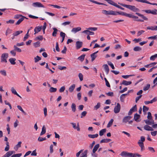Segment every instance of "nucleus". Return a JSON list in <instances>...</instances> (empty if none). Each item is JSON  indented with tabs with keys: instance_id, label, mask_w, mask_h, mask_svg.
Instances as JSON below:
<instances>
[{
	"instance_id": "52",
	"label": "nucleus",
	"mask_w": 157,
	"mask_h": 157,
	"mask_svg": "<svg viewBox=\"0 0 157 157\" xmlns=\"http://www.w3.org/2000/svg\"><path fill=\"white\" fill-rule=\"evenodd\" d=\"M21 143H22L21 141H19L18 143V144L16 146V147L17 148V150H17L18 148L21 147Z\"/></svg>"
},
{
	"instance_id": "57",
	"label": "nucleus",
	"mask_w": 157,
	"mask_h": 157,
	"mask_svg": "<svg viewBox=\"0 0 157 157\" xmlns=\"http://www.w3.org/2000/svg\"><path fill=\"white\" fill-rule=\"evenodd\" d=\"M106 95L109 96L113 97L114 95L113 93V92H109L106 93Z\"/></svg>"
},
{
	"instance_id": "20",
	"label": "nucleus",
	"mask_w": 157,
	"mask_h": 157,
	"mask_svg": "<svg viewBox=\"0 0 157 157\" xmlns=\"http://www.w3.org/2000/svg\"><path fill=\"white\" fill-rule=\"evenodd\" d=\"M99 146L100 145L99 144H97L94 146L92 151L93 153H95L96 151L97 150L99 147Z\"/></svg>"
},
{
	"instance_id": "8",
	"label": "nucleus",
	"mask_w": 157,
	"mask_h": 157,
	"mask_svg": "<svg viewBox=\"0 0 157 157\" xmlns=\"http://www.w3.org/2000/svg\"><path fill=\"white\" fill-rule=\"evenodd\" d=\"M82 42L81 41H77L76 42V47L77 49L80 48L82 46Z\"/></svg>"
},
{
	"instance_id": "59",
	"label": "nucleus",
	"mask_w": 157,
	"mask_h": 157,
	"mask_svg": "<svg viewBox=\"0 0 157 157\" xmlns=\"http://www.w3.org/2000/svg\"><path fill=\"white\" fill-rule=\"evenodd\" d=\"M151 104L157 101V97H155L153 99L151 100Z\"/></svg>"
},
{
	"instance_id": "4",
	"label": "nucleus",
	"mask_w": 157,
	"mask_h": 157,
	"mask_svg": "<svg viewBox=\"0 0 157 157\" xmlns=\"http://www.w3.org/2000/svg\"><path fill=\"white\" fill-rule=\"evenodd\" d=\"M8 57V54L7 53H4L1 56V62L7 63V59Z\"/></svg>"
},
{
	"instance_id": "49",
	"label": "nucleus",
	"mask_w": 157,
	"mask_h": 157,
	"mask_svg": "<svg viewBox=\"0 0 157 157\" xmlns=\"http://www.w3.org/2000/svg\"><path fill=\"white\" fill-rule=\"evenodd\" d=\"M149 108L145 106H143V112H144L148 110Z\"/></svg>"
},
{
	"instance_id": "27",
	"label": "nucleus",
	"mask_w": 157,
	"mask_h": 157,
	"mask_svg": "<svg viewBox=\"0 0 157 157\" xmlns=\"http://www.w3.org/2000/svg\"><path fill=\"white\" fill-rule=\"evenodd\" d=\"M53 29L54 30V31L52 33V35L53 36H56V34L58 30L56 28H53Z\"/></svg>"
},
{
	"instance_id": "24",
	"label": "nucleus",
	"mask_w": 157,
	"mask_h": 157,
	"mask_svg": "<svg viewBox=\"0 0 157 157\" xmlns=\"http://www.w3.org/2000/svg\"><path fill=\"white\" fill-rule=\"evenodd\" d=\"M16 60L15 58H12L9 59V61L11 64L14 65L16 64V62L15 61Z\"/></svg>"
},
{
	"instance_id": "23",
	"label": "nucleus",
	"mask_w": 157,
	"mask_h": 157,
	"mask_svg": "<svg viewBox=\"0 0 157 157\" xmlns=\"http://www.w3.org/2000/svg\"><path fill=\"white\" fill-rule=\"evenodd\" d=\"M72 111L73 112H75L76 110V105L75 103H72L71 106Z\"/></svg>"
},
{
	"instance_id": "43",
	"label": "nucleus",
	"mask_w": 157,
	"mask_h": 157,
	"mask_svg": "<svg viewBox=\"0 0 157 157\" xmlns=\"http://www.w3.org/2000/svg\"><path fill=\"white\" fill-rule=\"evenodd\" d=\"M57 91V88L53 87H50V92H55Z\"/></svg>"
},
{
	"instance_id": "44",
	"label": "nucleus",
	"mask_w": 157,
	"mask_h": 157,
	"mask_svg": "<svg viewBox=\"0 0 157 157\" xmlns=\"http://www.w3.org/2000/svg\"><path fill=\"white\" fill-rule=\"evenodd\" d=\"M13 47L15 51H17V52H21V49L17 47L15 45H14Z\"/></svg>"
},
{
	"instance_id": "33",
	"label": "nucleus",
	"mask_w": 157,
	"mask_h": 157,
	"mask_svg": "<svg viewBox=\"0 0 157 157\" xmlns=\"http://www.w3.org/2000/svg\"><path fill=\"white\" fill-rule=\"evenodd\" d=\"M107 2L109 4L116 7L117 4L112 0H108Z\"/></svg>"
},
{
	"instance_id": "9",
	"label": "nucleus",
	"mask_w": 157,
	"mask_h": 157,
	"mask_svg": "<svg viewBox=\"0 0 157 157\" xmlns=\"http://www.w3.org/2000/svg\"><path fill=\"white\" fill-rule=\"evenodd\" d=\"M131 117H132L130 116H127L124 117L123 119V122L126 123L128 122Z\"/></svg>"
},
{
	"instance_id": "40",
	"label": "nucleus",
	"mask_w": 157,
	"mask_h": 157,
	"mask_svg": "<svg viewBox=\"0 0 157 157\" xmlns=\"http://www.w3.org/2000/svg\"><path fill=\"white\" fill-rule=\"evenodd\" d=\"M46 139H47V138L45 137L43 138V137L39 136L38 139V140L39 142H42L44 140H46Z\"/></svg>"
},
{
	"instance_id": "48",
	"label": "nucleus",
	"mask_w": 157,
	"mask_h": 157,
	"mask_svg": "<svg viewBox=\"0 0 157 157\" xmlns=\"http://www.w3.org/2000/svg\"><path fill=\"white\" fill-rule=\"evenodd\" d=\"M22 155L21 153H18L15 154H13L10 157H20Z\"/></svg>"
},
{
	"instance_id": "25",
	"label": "nucleus",
	"mask_w": 157,
	"mask_h": 157,
	"mask_svg": "<svg viewBox=\"0 0 157 157\" xmlns=\"http://www.w3.org/2000/svg\"><path fill=\"white\" fill-rule=\"evenodd\" d=\"M112 140L110 139H103L101 140L100 141V143H108L110 141H111Z\"/></svg>"
},
{
	"instance_id": "2",
	"label": "nucleus",
	"mask_w": 157,
	"mask_h": 157,
	"mask_svg": "<svg viewBox=\"0 0 157 157\" xmlns=\"http://www.w3.org/2000/svg\"><path fill=\"white\" fill-rule=\"evenodd\" d=\"M147 118L148 119H147L144 120L146 124L150 125L154 124V121L152 119V117L151 112H148V113Z\"/></svg>"
},
{
	"instance_id": "50",
	"label": "nucleus",
	"mask_w": 157,
	"mask_h": 157,
	"mask_svg": "<svg viewBox=\"0 0 157 157\" xmlns=\"http://www.w3.org/2000/svg\"><path fill=\"white\" fill-rule=\"evenodd\" d=\"M51 6H53L55 8H57L58 9H60L61 8H65V7H60V6H58L56 5H50Z\"/></svg>"
},
{
	"instance_id": "3",
	"label": "nucleus",
	"mask_w": 157,
	"mask_h": 157,
	"mask_svg": "<svg viewBox=\"0 0 157 157\" xmlns=\"http://www.w3.org/2000/svg\"><path fill=\"white\" fill-rule=\"evenodd\" d=\"M120 155L124 157H132L133 154L126 151H123L121 153Z\"/></svg>"
},
{
	"instance_id": "18",
	"label": "nucleus",
	"mask_w": 157,
	"mask_h": 157,
	"mask_svg": "<svg viewBox=\"0 0 157 157\" xmlns=\"http://www.w3.org/2000/svg\"><path fill=\"white\" fill-rule=\"evenodd\" d=\"M103 67H104L105 70L107 74H108L109 71V68L108 65L106 64H104Z\"/></svg>"
},
{
	"instance_id": "28",
	"label": "nucleus",
	"mask_w": 157,
	"mask_h": 157,
	"mask_svg": "<svg viewBox=\"0 0 157 157\" xmlns=\"http://www.w3.org/2000/svg\"><path fill=\"white\" fill-rule=\"evenodd\" d=\"M157 63H156V62H153L152 63H150V64L146 65L144 66V67L147 68L148 67H151L152 66H155Z\"/></svg>"
},
{
	"instance_id": "1",
	"label": "nucleus",
	"mask_w": 157,
	"mask_h": 157,
	"mask_svg": "<svg viewBox=\"0 0 157 157\" xmlns=\"http://www.w3.org/2000/svg\"><path fill=\"white\" fill-rule=\"evenodd\" d=\"M118 4L120 5L126 7L133 12H136V11H139V10L136 8L135 6H131L130 5H127L126 4H124L122 3H119V2Z\"/></svg>"
},
{
	"instance_id": "17",
	"label": "nucleus",
	"mask_w": 157,
	"mask_h": 157,
	"mask_svg": "<svg viewBox=\"0 0 157 157\" xmlns=\"http://www.w3.org/2000/svg\"><path fill=\"white\" fill-rule=\"evenodd\" d=\"M138 144H139V146L141 148V151H142L143 150H144V147L143 142H138Z\"/></svg>"
},
{
	"instance_id": "46",
	"label": "nucleus",
	"mask_w": 157,
	"mask_h": 157,
	"mask_svg": "<svg viewBox=\"0 0 157 157\" xmlns=\"http://www.w3.org/2000/svg\"><path fill=\"white\" fill-rule=\"evenodd\" d=\"M0 73L3 75L6 76V71L4 70H2L0 71Z\"/></svg>"
},
{
	"instance_id": "32",
	"label": "nucleus",
	"mask_w": 157,
	"mask_h": 157,
	"mask_svg": "<svg viewBox=\"0 0 157 157\" xmlns=\"http://www.w3.org/2000/svg\"><path fill=\"white\" fill-rule=\"evenodd\" d=\"M88 136L90 138H94L98 137V134H96L94 135L89 134Z\"/></svg>"
},
{
	"instance_id": "6",
	"label": "nucleus",
	"mask_w": 157,
	"mask_h": 157,
	"mask_svg": "<svg viewBox=\"0 0 157 157\" xmlns=\"http://www.w3.org/2000/svg\"><path fill=\"white\" fill-rule=\"evenodd\" d=\"M121 109V105L119 103H117V105L115 106L114 109V112L115 113L119 112Z\"/></svg>"
},
{
	"instance_id": "12",
	"label": "nucleus",
	"mask_w": 157,
	"mask_h": 157,
	"mask_svg": "<svg viewBox=\"0 0 157 157\" xmlns=\"http://www.w3.org/2000/svg\"><path fill=\"white\" fill-rule=\"evenodd\" d=\"M98 52V51H97L95 52L90 55V56L91 58V61H93L97 57V56L96 55V54Z\"/></svg>"
},
{
	"instance_id": "34",
	"label": "nucleus",
	"mask_w": 157,
	"mask_h": 157,
	"mask_svg": "<svg viewBox=\"0 0 157 157\" xmlns=\"http://www.w3.org/2000/svg\"><path fill=\"white\" fill-rule=\"evenodd\" d=\"M106 131V129L105 128L101 130L99 132V135L100 136H101L103 135L104 133Z\"/></svg>"
},
{
	"instance_id": "64",
	"label": "nucleus",
	"mask_w": 157,
	"mask_h": 157,
	"mask_svg": "<svg viewBox=\"0 0 157 157\" xmlns=\"http://www.w3.org/2000/svg\"><path fill=\"white\" fill-rule=\"evenodd\" d=\"M87 113V112L86 111L82 112L81 113V118H82L83 117H85Z\"/></svg>"
},
{
	"instance_id": "5",
	"label": "nucleus",
	"mask_w": 157,
	"mask_h": 157,
	"mask_svg": "<svg viewBox=\"0 0 157 157\" xmlns=\"http://www.w3.org/2000/svg\"><path fill=\"white\" fill-rule=\"evenodd\" d=\"M136 14L137 15L141 17L143 19V20H141V19H137V20H136V21H138L143 22L144 20L145 21H147L148 20V18L147 17L144 16L143 14H142L140 13H136Z\"/></svg>"
},
{
	"instance_id": "60",
	"label": "nucleus",
	"mask_w": 157,
	"mask_h": 157,
	"mask_svg": "<svg viewBox=\"0 0 157 157\" xmlns=\"http://www.w3.org/2000/svg\"><path fill=\"white\" fill-rule=\"evenodd\" d=\"M145 138L144 136H141L140 137V139L139 140L138 142H141L143 143L145 141Z\"/></svg>"
},
{
	"instance_id": "21",
	"label": "nucleus",
	"mask_w": 157,
	"mask_h": 157,
	"mask_svg": "<svg viewBox=\"0 0 157 157\" xmlns=\"http://www.w3.org/2000/svg\"><path fill=\"white\" fill-rule=\"evenodd\" d=\"M132 84V82L131 81H127L125 80H123L122 81V82L121 83V84H123L124 85H130Z\"/></svg>"
},
{
	"instance_id": "41",
	"label": "nucleus",
	"mask_w": 157,
	"mask_h": 157,
	"mask_svg": "<svg viewBox=\"0 0 157 157\" xmlns=\"http://www.w3.org/2000/svg\"><path fill=\"white\" fill-rule=\"evenodd\" d=\"M116 12V14L117 15V14H120L122 16H126V13L123 12Z\"/></svg>"
},
{
	"instance_id": "35",
	"label": "nucleus",
	"mask_w": 157,
	"mask_h": 157,
	"mask_svg": "<svg viewBox=\"0 0 157 157\" xmlns=\"http://www.w3.org/2000/svg\"><path fill=\"white\" fill-rule=\"evenodd\" d=\"M141 50V48L139 46L135 47L133 48V50L135 52L140 51Z\"/></svg>"
},
{
	"instance_id": "42",
	"label": "nucleus",
	"mask_w": 157,
	"mask_h": 157,
	"mask_svg": "<svg viewBox=\"0 0 157 157\" xmlns=\"http://www.w3.org/2000/svg\"><path fill=\"white\" fill-rule=\"evenodd\" d=\"M150 85L149 84H148L146 86H144L143 88V90L144 91H146L148 90V89L150 88Z\"/></svg>"
},
{
	"instance_id": "29",
	"label": "nucleus",
	"mask_w": 157,
	"mask_h": 157,
	"mask_svg": "<svg viewBox=\"0 0 157 157\" xmlns=\"http://www.w3.org/2000/svg\"><path fill=\"white\" fill-rule=\"evenodd\" d=\"M86 55L85 54H82L81 56L79 57L78 58V59L80 60L81 62H82L84 59Z\"/></svg>"
},
{
	"instance_id": "58",
	"label": "nucleus",
	"mask_w": 157,
	"mask_h": 157,
	"mask_svg": "<svg viewBox=\"0 0 157 157\" xmlns=\"http://www.w3.org/2000/svg\"><path fill=\"white\" fill-rule=\"evenodd\" d=\"M43 37L42 36H39L36 37V39H35V40H43Z\"/></svg>"
},
{
	"instance_id": "38",
	"label": "nucleus",
	"mask_w": 157,
	"mask_h": 157,
	"mask_svg": "<svg viewBox=\"0 0 157 157\" xmlns=\"http://www.w3.org/2000/svg\"><path fill=\"white\" fill-rule=\"evenodd\" d=\"M17 108L20 110L25 115H26L27 114L24 111V110L23 109L21 106L20 105H17Z\"/></svg>"
},
{
	"instance_id": "37",
	"label": "nucleus",
	"mask_w": 157,
	"mask_h": 157,
	"mask_svg": "<svg viewBox=\"0 0 157 157\" xmlns=\"http://www.w3.org/2000/svg\"><path fill=\"white\" fill-rule=\"evenodd\" d=\"M157 58V54H156L154 55L151 56L150 57V60H154Z\"/></svg>"
},
{
	"instance_id": "62",
	"label": "nucleus",
	"mask_w": 157,
	"mask_h": 157,
	"mask_svg": "<svg viewBox=\"0 0 157 157\" xmlns=\"http://www.w3.org/2000/svg\"><path fill=\"white\" fill-rule=\"evenodd\" d=\"M66 67L65 66L62 67L60 65L58 66V69L60 70H62L64 69H66Z\"/></svg>"
},
{
	"instance_id": "7",
	"label": "nucleus",
	"mask_w": 157,
	"mask_h": 157,
	"mask_svg": "<svg viewBox=\"0 0 157 157\" xmlns=\"http://www.w3.org/2000/svg\"><path fill=\"white\" fill-rule=\"evenodd\" d=\"M137 110V106L136 105H134L129 110L128 113V115H131L133 112Z\"/></svg>"
},
{
	"instance_id": "55",
	"label": "nucleus",
	"mask_w": 157,
	"mask_h": 157,
	"mask_svg": "<svg viewBox=\"0 0 157 157\" xmlns=\"http://www.w3.org/2000/svg\"><path fill=\"white\" fill-rule=\"evenodd\" d=\"M144 32V30H140L137 33V36H139Z\"/></svg>"
},
{
	"instance_id": "47",
	"label": "nucleus",
	"mask_w": 157,
	"mask_h": 157,
	"mask_svg": "<svg viewBox=\"0 0 157 157\" xmlns=\"http://www.w3.org/2000/svg\"><path fill=\"white\" fill-rule=\"evenodd\" d=\"M40 41H37L34 43L33 44L34 46L35 47H37L40 46Z\"/></svg>"
},
{
	"instance_id": "26",
	"label": "nucleus",
	"mask_w": 157,
	"mask_h": 157,
	"mask_svg": "<svg viewBox=\"0 0 157 157\" xmlns=\"http://www.w3.org/2000/svg\"><path fill=\"white\" fill-rule=\"evenodd\" d=\"M46 132V130L45 126V125H43L42 128V131L41 132L40 134V136H42Z\"/></svg>"
},
{
	"instance_id": "22",
	"label": "nucleus",
	"mask_w": 157,
	"mask_h": 157,
	"mask_svg": "<svg viewBox=\"0 0 157 157\" xmlns=\"http://www.w3.org/2000/svg\"><path fill=\"white\" fill-rule=\"evenodd\" d=\"M128 94H123L121 95L120 97V100L121 102L124 101V99L125 98V96L127 95Z\"/></svg>"
},
{
	"instance_id": "13",
	"label": "nucleus",
	"mask_w": 157,
	"mask_h": 157,
	"mask_svg": "<svg viewBox=\"0 0 157 157\" xmlns=\"http://www.w3.org/2000/svg\"><path fill=\"white\" fill-rule=\"evenodd\" d=\"M107 13L106 15H116L117 14L116 11H113V10H109L107 11Z\"/></svg>"
},
{
	"instance_id": "61",
	"label": "nucleus",
	"mask_w": 157,
	"mask_h": 157,
	"mask_svg": "<svg viewBox=\"0 0 157 157\" xmlns=\"http://www.w3.org/2000/svg\"><path fill=\"white\" fill-rule=\"evenodd\" d=\"M101 106V104L100 102L97 103V105L94 106V108L97 110L99 109Z\"/></svg>"
},
{
	"instance_id": "15",
	"label": "nucleus",
	"mask_w": 157,
	"mask_h": 157,
	"mask_svg": "<svg viewBox=\"0 0 157 157\" xmlns=\"http://www.w3.org/2000/svg\"><path fill=\"white\" fill-rule=\"evenodd\" d=\"M140 117V115L138 114L137 113H136L134 114V119L136 121L138 122L140 121L138 120V119Z\"/></svg>"
},
{
	"instance_id": "39",
	"label": "nucleus",
	"mask_w": 157,
	"mask_h": 157,
	"mask_svg": "<svg viewBox=\"0 0 157 157\" xmlns=\"http://www.w3.org/2000/svg\"><path fill=\"white\" fill-rule=\"evenodd\" d=\"M89 1L91 2L98 5H104V4L103 3L98 2L96 1L93 0H89Z\"/></svg>"
},
{
	"instance_id": "63",
	"label": "nucleus",
	"mask_w": 157,
	"mask_h": 157,
	"mask_svg": "<svg viewBox=\"0 0 157 157\" xmlns=\"http://www.w3.org/2000/svg\"><path fill=\"white\" fill-rule=\"evenodd\" d=\"M14 20H10L8 21H7L6 22V23L7 24H13L14 23Z\"/></svg>"
},
{
	"instance_id": "11",
	"label": "nucleus",
	"mask_w": 157,
	"mask_h": 157,
	"mask_svg": "<svg viewBox=\"0 0 157 157\" xmlns=\"http://www.w3.org/2000/svg\"><path fill=\"white\" fill-rule=\"evenodd\" d=\"M148 125V124L144 125V129L147 131H153L154 130L153 129L152 127H151Z\"/></svg>"
},
{
	"instance_id": "56",
	"label": "nucleus",
	"mask_w": 157,
	"mask_h": 157,
	"mask_svg": "<svg viewBox=\"0 0 157 157\" xmlns=\"http://www.w3.org/2000/svg\"><path fill=\"white\" fill-rule=\"evenodd\" d=\"M22 16H23L21 15L17 14L14 16V18L15 19H18L20 18L21 17H22Z\"/></svg>"
},
{
	"instance_id": "30",
	"label": "nucleus",
	"mask_w": 157,
	"mask_h": 157,
	"mask_svg": "<svg viewBox=\"0 0 157 157\" xmlns=\"http://www.w3.org/2000/svg\"><path fill=\"white\" fill-rule=\"evenodd\" d=\"M22 32L23 31L21 30L17 31L13 33V35L14 36H17L19 34H20V33H22Z\"/></svg>"
},
{
	"instance_id": "36",
	"label": "nucleus",
	"mask_w": 157,
	"mask_h": 157,
	"mask_svg": "<svg viewBox=\"0 0 157 157\" xmlns=\"http://www.w3.org/2000/svg\"><path fill=\"white\" fill-rule=\"evenodd\" d=\"M113 121V119H112L110 120L109 121L108 124H107V128L110 127L112 125Z\"/></svg>"
},
{
	"instance_id": "45",
	"label": "nucleus",
	"mask_w": 157,
	"mask_h": 157,
	"mask_svg": "<svg viewBox=\"0 0 157 157\" xmlns=\"http://www.w3.org/2000/svg\"><path fill=\"white\" fill-rule=\"evenodd\" d=\"M41 59V58L37 56L36 57L34 58L35 62L36 63Z\"/></svg>"
},
{
	"instance_id": "53",
	"label": "nucleus",
	"mask_w": 157,
	"mask_h": 157,
	"mask_svg": "<svg viewBox=\"0 0 157 157\" xmlns=\"http://www.w3.org/2000/svg\"><path fill=\"white\" fill-rule=\"evenodd\" d=\"M11 91L13 94H17V92L16 90L14 89L13 87H11Z\"/></svg>"
},
{
	"instance_id": "10",
	"label": "nucleus",
	"mask_w": 157,
	"mask_h": 157,
	"mask_svg": "<svg viewBox=\"0 0 157 157\" xmlns=\"http://www.w3.org/2000/svg\"><path fill=\"white\" fill-rule=\"evenodd\" d=\"M32 5L33 6L35 7H43V5L42 4L37 2L33 3Z\"/></svg>"
},
{
	"instance_id": "19",
	"label": "nucleus",
	"mask_w": 157,
	"mask_h": 157,
	"mask_svg": "<svg viewBox=\"0 0 157 157\" xmlns=\"http://www.w3.org/2000/svg\"><path fill=\"white\" fill-rule=\"evenodd\" d=\"M81 29L80 27L74 28L72 29L71 32L74 33H76L77 32L80 31Z\"/></svg>"
},
{
	"instance_id": "54",
	"label": "nucleus",
	"mask_w": 157,
	"mask_h": 157,
	"mask_svg": "<svg viewBox=\"0 0 157 157\" xmlns=\"http://www.w3.org/2000/svg\"><path fill=\"white\" fill-rule=\"evenodd\" d=\"M78 77L79 78L80 80L81 81H82L83 79V75L81 73H79L78 74Z\"/></svg>"
},
{
	"instance_id": "51",
	"label": "nucleus",
	"mask_w": 157,
	"mask_h": 157,
	"mask_svg": "<svg viewBox=\"0 0 157 157\" xmlns=\"http://www.w3.org/2000/svg\"><path fill=\"white\" fill-rule=\"evenodd\" d=\"M104 79L105 82V84L106 86L108 87H110V84L108 81V80H107V79L105 78Z\"/></svg>"
},
{
	"instance_id": "16",
	"label": "nucleus",
	"mask_w": 157,
	"mask_h": 157,
	"mask_svg": "<svg viewBox=\"0 0 157 157\" xmlns=\"http://www.w3.org/2000/svg\"><path fill=\"white\" fill-rule=\"evenodd\" d=\"M24 18L27 19L25 16H22V17L20 18L16 23V25H19L20 24L24 19Z\"/></svg>"
},
{
	"instance_id": "31",
	"label": "nucleus",
	"mask_w": 157,
	"mask_h": 157,
	"mask_svg": "<svg viewBox=\"0 0 157 157\" xmlns=\"http://www.w3.org/2000/svg\"><path fill=\"white\" fill-rule=\"evenodd\" d=\"M75 84H73L71 86H70V87L69 88V91L70 92H72L75 88Z\"/></svg>"
},
{
	"instance_id": "14",
	"label": "nucleus",
	"mask_w": 157,
	"mask_h": 157,
	"mask_svg": "<svg viewBox=\"0 0 157 157\" xmlns=\"http://www.w3.org/2000/svg\"><path fill=\"white\" fill-rule=\"evenodd\" d=\"M42 29V26L40 27H36L34 29V31L35 32L34 34L38 33Z\"/></svg>"
}]
</instances>
